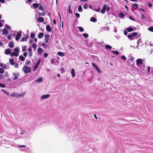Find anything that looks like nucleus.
Segmentation results:
<instances>
[{"mask_svg": "<svg viewBox=\"0 0 153 153\" xmlns=\"http://www.w3.org/2000/svg\"><path fill=\"white\" fill-rule=\"evenodd\" d=\"M20 134L23 135V137L24 138H28L30 136V134L27 131H25L22 130L21 132L19 133Z\"/></svg>", "mask_w": 153, "mask_h": 153, "instance_id": "1", "label": "nucleus"}, {"mask_svg": "<svg viewBox=\"0 0 153 153\" xmlns=\"http://www.w3.org/2000/svg\"><path fill=\"white\" fill-rule=\"evenodd\" d=\"M137 35V32H134L131 33V34H129L127 36V37L130 39V40H132L134 39L133 38V37H134L136 36Z\"/></svg>", "mask_w": 153, "mask_h": 153, "instance_id": "2", "label": "nucleus"}, {"mask_svg": "<svg viewBox=\"0 0 153 153\" xmlns=\"http://www.w3.org/2000/svg\"><path fill=\"white\" fill-rule=\"evenodd\" d=\"M143 62L142 59H138L136 60V65L140 68H142Z\"/></svg>", "mask_w": 153, "mask_h": 153, "instance_id": "3", "label": "nucleus"}, {"mask_svg": "<svg viewBox=\"0 0 153 153\" xmlns=\"http://www.w3.org/2000/svg\"><path fill=\"white\" fill-rule=\"evenodd\" d=\"M20 76V73L18 72H17L16 73L13 74L12 76L13 79L16 80L18 79V77Z\"/></svg>", "mask_w": 153, "mask_h": 153, "instance_id": "4", "label": "nucleus"}, {"mask_svg": "<svg viewBox=\"0 0 153 153\" xmlns=\"http://www.w3.org/2000/svg\"><path fill=\"white\" fill-rule=\"evenodd\" d=\"M23 70L26 73H29L30 71V68L26 66H24L23 68Z\"/></svg>", "mask_w": 153, "mask_h": 153, "instance_id": "5", "label": "nucleus"}, {"mask_svg": "<svg viewBox=\"0 0 153 153\" xmlns=\"http://www.w3.org/2000/svg\"><path fill=\"white\" fill-rule=\"evenodd\" d=\"M22 32L21 31H19L16 36V40L17 41L19 40L22 35Z\"/></svg>", "mask_w": 153, "mask_h": 153, "instance_id": "6", "label": "nucleus"}, {"mask_svg": "<svg viewBox=\"0 0 153 153\" xmlns=\"http://www.w3.org/2000/svg\"><path fill=\"white\" fill-rule=\"evenodd\" d=\"M134 29L132 27H128L125 29H126L127 31L128 32H131L133 31H135V29H137L136 27H134Z\"/></svg>", "mask_w": 153, "mask_h": 153, "instance_id": "7", "label": "nucleus"}, {"mask_svg": "<svg viewBox=\"0 0 153 153\" xmlns=\"http://www.w3.org/2000/svg\"><path fill=\"white\" fill-rule=\"evenodd\" d=\"M9 143H10V142L7 141L5 140H3L1 141V144L2 145H5V144L6 143L8 144H9Z\"/></svg>", "mask_w": 153, "mask_h": 153, "instance_id": "8", "label": "nucleus"}, {"mask_svg": "<svg viewBox=\"0 0 153 153\" xmlns=\"http://www.w3.org/2000/svg\"><path fill=\"white\" fill-rule=\"evenodd\" d=\"M45 41L46 43L48 42L49 38L50 36L49 35H45Z\"/></svg>", "mask_w": 153, "mask_h": 153, "instance_id": "9", "label": "nucleus"}, {"mask_svg": "<svg viewBox=\"0 0 153 153\" xmlns=\"http://www.w3.org/2000/svg\"><path fill=\"white\" fill-rule=\"evenodd\" d=\"M11 49L10 48H8L6 49L4 51V53L6 55H9L11 53Z\"/></svg>", "mask_w": 153, "mask_h": 153, "instance_id": "10", "label": "nucleus"}, {"mask_svg": "<svg viewBox=\"0 0 153 153\" xmlns=\"http://www.w3.org/2000/svg\"><path fill=\"white\" fill-rule=\"evenodd\" d=\"M103 7H104L105 10H106L107 11H108L110 10V7L108 5H107L106 4H104Z\"/></svg>", "mask_w": 153, "mask_h": 153, "instance_id": "11", "label": "nucleus"}, {"mask_svg": "<svg viewBox=\"0 0 153 153\" xmlns=\"http://www.w3.org/2000/svg\"><path fill=\"white\" fill-rule=\"evenodd\" d=\"M50 96V95L48 94L43 95L41 96V98L42 99L44 100L48 98Z\"/></svg>", "mask_w": 153, "mask_h": 153, "instance_id": "12", "label": "nucleus"}, {"mask_svg": "<svg viewBox=\"0 0 153 153\" xmlns=\"http://www.w3.org/2000/svg\"><path fill=\"white\" fill-rule=\"evenodd\" d=\"M51 63L53 65L56 62L58 63L59 62V61L56 58H54L51 60Z\"/></svg>", "mask_w": 153, "mask_h": 153, "instance_id": "13", "label": "nucleus"}, {"mask_svg": "<svg viewBox=\"0 0 153 153\" xmlns=\"http://www.w3.org/2000/svg\"><path fill=\"white\" fill-rule=\"evenodd\" d=\"M2 33L4 34L7 35L9 33V31L7 29L4 28L3 30Z\"/></svg>", "mask_w": 153, "mask_h": 153, "instance_id": "14", "label": "nucleus"}, {"mask_svg": "<svg viewBox=\"0 0 153 153\" xmlns=\"http://www.w3.org/2000/svg\"><path fill=\"white\" fill-rule=\"evenodd\" d=\"M19 53H16V52H13L12 53H10V56L11 57H13V56H15L17 57L19 56Z\"/></svg>", "mask_w": 153, "mask_h": 153, "instance_id": "15", "label": "nucleus"}, {"mask_svg": "<svg viewBox=\"0 0 153 153\" xmlns=\"http://www.w3.org/2000/svg\"><path fill=\"white\" fill-rule=\"evenodd\" d=\"M119 16L121 19H124L125 17L124 14L121 12H120L118 14Z\"/></svg>", "mask_w": 153, "mask_h": 153, "instance_id": "16", "label": "nucleus"}, {"mask_svg": "<svg viewBox=\"0 0 153 153\" xmlns=\"http://www.w3.org/2000/svg\"><path fill=\"white\" fill-rule=\"evenodd\" d=\"M46 30L48 32H50L51 30V29L50 26L49 25H47L46 27Z\"/></svg>", "mask_w": 153, "mask_h": 153, "instance_id": "17", "label": "nucleus"}, {"mask_svg": "<svg viewBox=\"0 0 153 153\" xmlns=\"http://www.w3.org/2000/svg\"><path fill=\"white\" fill-rule=\"evenodd\" d=\"M9 47L11 48H13L14 47V43L13 41L10 42L8 45Z\"/></svg>", "mask_w": 153, "mask_h": 153, "instance_id": "18", "label": "nucleus"}, {"mask_svg": "<svg viewBox=\"0 0 153 153\" xmlns=\"http://www.w3.org/2000/svg\"><path fill=\"white\" fill-rule=\"evenodd\" d=\"M43 50L41 48L39 47L37 49V52L39 54H41L43 52Z\"/></svg>", "mask_w": 153, "mask_h": 153, "instance_id": "19", "label": "nucleus"}, {"mask_svg": "<svg viewBox=\"0 0 153 153\" xmlns=\"http://www.w3.org/2000/svg\"><path fill=\"white\" fill-rule=\"evenodd\" d=\"M71 73L72 77H74L75 76V71L74 68L72 69L71 71Z\"/></svg>", "mask_w": 153, "mask_h": 153, "instance_id": "20", "label": "nucleus"}, {"mask_svg": "<svg viewBox=\"0 0 153 153\" xmlns=\"http://www.w3.org/2000/svg\"><path fill=\"white\" fill-rule=\"evenodd\" d=\"M38 21L40 22H44V18L39 17L38 18Z\"/></svg>", "mask_w": 153, "mask_h": 153, "instance_id": "21", "label": "nucleus"}, {"mask_svg": "<svg viewBox=\"0 0 153 153\" xmlns=\"http://www.w3.org/2000/svg\"><path fill=\"white\" fill-rule=\"evenodd\" d=\"M44 36V33L42 32H40L38 34V38L39 39H41Z\"/></svg>", "mask_w": 153, "mask_h": 153, "instance_id": "22", "label": "nucleus"}, {"mask_svg": "<svg viewBox=\"0 0 153 153\" xmlns=\"http://www.w3.org/2000/svg\"><path fill=\"white\" fill-rule=\"evenodd\" d=\"M105 48L107 50H110L112 48V47L110 45L107 44L105 45Z\"/></svg>", "mask_w": 153, "mask_h": 153, "instance_id": "23", "label": "nucleus"}, {"mask_svg": "<svg viewBox=\"0 0 153 153\" xmlns=\"http://www.w3.org/2000/svg\"><path fill=\"white\" fill-rule=\"evenodd\" d=\"M28 35H26V37H23L22 38L21 41L22 42L27 41V39L28 38Z\"/></svg>", "mask_w": 153, "mask_h": 153, "instance_id": "24", "label": "nucleus"}, {"mask_svg": "<svg viewBox=\"0 0 153 153\" xmlns=\"http://www.w3.org/2000/svg\"><path fill=\"white\" fill-rule=\"evenodd\" d=\"M32 5V6L34 7V8L36 9L38 7H39V4L38 3H34Z\"/></svg>", "mask_w": 153, "mask_h": 153, "instance_id": "25", "label": "nucleus"}, {"mask_svg": "<svg viewBox=\"0 0 153 153\" xmlns=\"http://www.w3.org/2000/svg\"><path fill=\"white\" fill-rule=\"evenodd\" d=\"M90 20L91 22H95L97 21L96 18L94 17H91L90 19Z\"/></svg>", "mask_w": 153, "mask_h": 153, "instance_id": "26", "label": "nucleus"}, {"mask_svg": "<svg viewBox=\"0 0 153 153\" xmlns=\"http://www.w3.org/2000/svg\"><path fill=\"white\" fill-rule=\"evenodd\" d=\"M57 55L60 56L62 57L63 56H65V54L64 53L60 51L58 52Z\"/></svg>", "mask_w": 153, "mask_h": 153, "instance_id": "27", "label": "nucleus"}, {"mask_svg": "<svg viewBox=\"0 0 153 153\" xmlns=\"http://www.w3.org/2000/svg\"><path fill=\"white\" fill-rule=\"evenodd\" d=\"M9 63H7V64H4L3 68L4 69H8L9 68Z\"/></svg>", "mask_w": 153, "mask_h": 153, "instance_id": "28", "label": "nucleus"}, {"mask_svg": "<svg viewBox=\"0 0 153 153\" xmlns=\"http://www.w3.org/2000/svg\"><path fill=\"white\" fill-rule=\"evenodd\" d=\"M9 63L11 65H13L14 64V60L13 59H10L9 61Z\"/></svg>", "mask_w": 153, "mask_h": 153, "instance_id": "29", "label": "nucleus"}, {"mask_svg": "<svg viewBox=\"0 0 153 153\" xmlns=\"http://www.w3.org/2000/svg\"><path fill=\"white\" fill-rule=\"evenodd\" d=\"M14 52H16L17 53H19L20 51L19 49V47H16L14 49Z\"/></svg>", "mask_w": 153, "mask_h": 153, "instance_id": "30", "label": "nucleus"}, {"mask_svg": "<svg viewBox=\"0 0 153 153\" xmlns=\"http://www.w3.org/2000/svg\"><path fill=\"white\" fill-rule=\"evenodd\" d=\"M138 4L134 3L132 5V7L134 9H137L138 8Z\"/></svg>", "mask_w": 153, "mask_h": 153, "instance_id": "31", "label": "nucleus"}, {"mask_svg": "<svg viewBox=\"0 0 153 153\" xmlns=\"http://www.w3.org/2000/svg\"><path fill=\"white\" fill-rule=\"evenodd\" d=\"M39 9L40 10H41L42 11H44L45 8L44 7L41 5H40L39 6Z\"/></svg>", "mask_w": 153, "mask_h": 153, "instance_id": "32", "label": "nucleus"}, {"mask_svg": "<svg viewBox=\"0 0 153 153\" xmlns=\"http://www.w3.org/2000/svg\"><path fill=\"white\" fill-rule=\"evenodd\" d=\"M42 81V78H38L37 79H36L35 80L36 82H41Z\"/></svg>", "mask_w": 153, "mask_h": 153, "instance_id": "33", "label": "nucleus"}, {"mask_svg": "<svg viewBox=\"0 0 153 153\" xmlns=\"http://www.w3.org/2000/svg\"><path fill=\"white\" fill-rule=\"evenodd\" d=\"M12 144L10 142V143H9V144H8L6 143V144H5V146L7 148H9L10 147V146H13Z\"/></svg>", "mask_w": 153, "mask_h": 153, "instance_id": "34", "label": "nucleus"}, {"mask_svg": "<svg viewBox=\"0 0 153 153\" xmlns=\"http://www.w3.org/2000/svg\"><path fill=\"white\" fill-rule=\"evenodd\" d=\"M1 91L3 92L5 94H6L7 96H8L9 94V93L6 91L4 90V89H2Z\"/></svg>", "mask_w": 153, "mask_h": 153, "instance_id": "35", "label": "nucleus"}, {"mask_svg": "<svg viewBox=\"0 0 153 153\" xmlns=\"http://www.w3.org/2000/svg\"><path fill=\"white\" fill-rule=\"evenodd\" d=\"M19 59L22 61H24L25 59V58L22 55L19 56Z\"/></svg>", "mask_w": 153, "mask_h": 153, "instance_id": "36", "label": "nucleus"}, {"mask_svg": "<svg viewBox=\"0 0 153 153\" xmlns=\"http://www.w3.org/2000/svg\"><path fill=\"white\" fill-rule=\"evenodd\" d=\"M71 7L70 5H69L68 7V12L69 14H71L72 13V10H71Z\"/></svg>", "mask_w": 153, "mask_h": 153, "instance_id": "37", "label": "nucleus"}, {"mask_svg": "<svg viewBox=\"0 0 153 153\" xmlns=\"http://www.w3.org/2000/svg\"><path fill=\"white\" fill-rule=\"evenodd\" d=\"M78 28L79 30V31L80 32H83L84 30L83 28L81 27H78Z\"/></svg>", "mask_w": 153, "mask_h": 153, "instance_id": "38", "label": "nucleus"}, {"mask_svg": "<svg viewBox=\"0 0 153 153\" xmlns=\"http://www.w3.org/2000/svg\"><path fill=\"white\" fill-rule=\"evenodd\" d=\"M78 10L79 12H81L82 11V8L81 5H80L78 7Z\"/></svg>", "mask_w": 153, "mask_h": 153, "instance_id": "39", "label": "nucleus"}, {"mask_svg": "<svg viewBox=\"0 0 153 153\" xmlns=\"http://www.w3.org/2000/svg\"><path fill=\"white\" fill-rule=\"evenodd\" d=\"M27 46L26 45H24L22 47V51L23 52L25 51H26Z\"/></svg>", "mask_w": 153, "mask_h": 153, "instance_id": "40", "label": "nucleus"}, {"mask_svg": "<svg viewBox=\"0 0 153 153\" xmlns=\"http://www.w3.org/2000/svg\"><path fill=\"white\" fill-rule=\"evenodd\" d=\"M112 53L113 54H114L115 55H118L119 54V53L118 51H112Z\"/></svg>", "mask_w": 153, "mask_h": 153, "instance_id": "41", "label": "nucleus"}, {"mask_svg": "<svg viewBox=\"0 0 153 153\" xmlns=\"http://www.w3.org/2000/svg\"><path fill=\"white\" fill-rule=\"evenodd\" d=\"M25 95V93H23L22 94H19L18 96V97H23Z\"/></svg>", "mask_w": 153, "mask_h": 153, "instance_id": "42", "label": "nucleus"}, {"mask_svg": "<svg viewBox=\"0 0 153 153\" xmlns=\"http://www.w3.org/2000/svg\"><path fill=\"white\" fill-rule=\"evenodd\" d=\"M39 65H37L36 64H35L34 66V67L33 68V71H35L38 68Z\"/></svg>", "mask_w": 153, "mask_h": 153, "instance_id": "43", "label": "nucleus"}, {"mask_svg": "<svg viewBox=\"0 0 153 153\" xmlns=\"http://www.w3.org/2000/svg\"><path fill=\"white\" fill-rule=\"evenodd\" d=\"M105 10L104 8V7H103L101 10L100 13L102 14H104L105 12Z\"/></svg>", "mask_w": 153, "mask_h": 153, "instance_id": "44", "label": "nucleus"}, {"mask_svg": "<svg viewBox=\"0 0 153 153\" xmlns=\"http://www.w3.org/2000/svg\"><path fill=\"white\" fill-rule=\"evenodd\" d=\"M148 29L149 30L152 32H153V27L151 26L149 27L148 28Z\"/></svg>", "mask_w": 153, "mask_h": 153, "instance_id": "45", "label": "nucleus"}, {"mask_svg": "<svg viewBox=\"0 0 153 153\" xmlns=\"http://www.w3.org/2000/svg\"><path fill=\"white\" fill-rule=\"evenodd\" d=\"M98 72V73L100 74V73H101L102 72L101 71L100 69V68L98 67L96 70Z\"/></svg>", "mask_w": 153, "mask_h": 153, "instance_id": "46", "label": "nucleus"}, {"mask_svg": "<svg viewBox=\"0 0 153 153\" xmlns=\"http://www.w3.org/2000/svg\"><path fill=\"white\" fill-rule=\"evenodd\" d=\"M83 7L85 9H86L88 8V5L87 4L85 3L84 5H83Z\"/></svg>", "mask_w": 153, "mask_h": 153, "instance_id": "47", "label": "nucleus"}, {"mask_svg": "<svg viewBox=\"0 0 153 153\" xmlns=\"http://www.w3.org/2000/svg\"><path fill=\"white\" fill-rule=\"evenodd\" d=\"M4 72V70L3 68H0V74H3Z\"/></svg>", "mask_w": 153, "mask_h": 153, "instance_id": "48", "label": "nucleus"}, {"mask_svg": "<svg viewBox=\"0 0 153 153\" xmlns=\"http://www.w3.org/2000/svg\"><path fill=\"white\" fill-rule=\"evenodd\" d=\"M17 96V94L15 93H13L10 95V96L11 97H16Z\"/></svg>", "mask_w": 153, "mask_h": 153, "instance_id": "49", "label": "nucleus"}, {"mask_svg": "<svg viewBox=\"0 0 153 153\" xmlns=\"http://www.w3.org/2000/svg\"><path fill=\"white\" fill-rule=\"evenodd\" d=\"M82 35L85 37V38H87L88 37V35L87 33H84L82 34Z\"/></svg>", "mask_w": 153, "mask_h": 153, "instance_id": "50", "label": "nucleus"}, {"mask_svg": "<svg viewBox=\"0 0 153 153\" xmlns=\"http://www.w3.org/2000/svg\"><path fill=\"white\" fill-rule=\"evenodd\" d=\"M32 46L33 48L35 50L37 48V45L35 44H33L32 45Z\"/></svg>", "mask_w": 153, "mask_h": 153, "instance_id": "51", "label": "nucleus"}, {"mask_svg": "<svg viewBox=\"0 0 153 153\" xmlns=\"http://www.w3.org/2000/svg\"><path fill=\"white\" fill-rule=\"evenodd\" d=\"M5 28H7L8 30H10L11 29V27H10V26H9V25H7V24H6L5 25Z\"/></svg>", "mask_w": 153, "mask_h": 153, "instance_id": "52", "label": "nucleus"}, {"mask_svg": "<svg viewBox=\"0 0 153 153\" xmlns=\"http://www.w3.org/2000/svg\"><path fill=\"white\" fill-rule=\"evenodd\" d=\"M99 45H101L102 47H104L105 46V44L103 41H102L100 42V43H98Z\"/></svg>", "mask_w": 153, "mask_h": 153, "instance_id": "53", "label": "nucleus"}, {"mask_svg": "<svg viewBox=\"0 0 153 153\" xmlns=\"http://www.w3.org/2000/svg\"><path fill=\"white\" fill-rule=\"evenodd\" d=\"M35 34L34 33H31L30 34V37L31 38L33 39L34 38Z\"/></svg>", "mask_w": 153, "mask_h": 153, "instance_id": "54", "label": "nucleus"}, {"mask_svg": "<svg viewBox=\"0 0 153 153\" xmlns=\"http://www.w3.org/2000/svg\"><path fill=\"white\" fill-rule=\"evenodd\" d=\"M45 13H39V15L40 16H45Z\"/></svg>", "mask_w": 153, "mask_h": 153, "instance_id": "55", "label": "nucleus"}, {"mask_svg": "<svg viewBox=\"0 0 153 153\" xmlns=\"http://www.w3.org/2000/svg\"><path fill=\"white\" fill-rule=\"evenodd\" d=\"M41 60V59L39 58L38 59V60L37 62L36 63V64L37 65H39V64L40 63Z\"/></svg>", "mask_w": 153, "mask_h": 153, "instance_id": "56", "label": "nucleus"}, {"mask_svg": "<svg viewBox=\"0 0 153 153\" xmlns=\"http://www.w3.org/2000/svg\"><path fill=\"white\" fill-rule=\"evenodd\" d=\"M5 87V85L4 84L0 82V87L4 88Z\"/></svg>", "mask_w": 153, "mask_h": 153, "instance_id": "57", "label": "nucleus"}, {"mask_svg": "<svg viewBox=\"0 0 153 153\" xmlns=\"http://www.w3.org/2000/svg\"><path fill=\"white\" fill-rule=\"evenodd\" d=\"M121 58L123 60H126V57L123 55L121 56Z\"/></svg>", "mask_w": 153, "mask_h": 153, "instance_id": "58", "label": "nucleus"}, {"mask_svg": "<svg viewBox=\"0 0 153 153\" xmlns=\"http://www.w3.org/2000/svg\"><path fill=\"white\" fill-rule=\"evenodd\" d=\"M60 71L61 73L62 74L65 72V69L64 68H61L60 69Z\"/></svg>", "mask_w": 153, "mask_h": 153, "instance_id": "59", "label": "nucleus"}, {"mask_svg": "<svg viewBox=\"0 0 153 153\" xmlns=\"http://www.w3.org/2000/svg\"><path fill=\"white\" fill-rule=\"evenodd\" d=\"M14 66L16 68H18L19 67V64L16 63H14Z\"/></svg>", "mask_w": 153, "mask_h": 153, "instance_id": "60", "label": "nucleus"}, {"mask_svg": "<svg viewBox=\"0 0 153 153\" xmlns=\"http://www.w3.org/2000/svg\"><path fill=\"white\" fill-rule=\"evenodd\" d=\"M42 45L43 46V47L44 48H45L46 46H47L45 44V43H42Z\"/></svg>", "mask_w": 153, "mask_h": 153, "instance_id": "61", "label": "nucleus"}, {"mask_svg": "<svg viewBox=\"0 0 153 153\" xmlns=\"http://www.w3.org/2000/svg\"><path fill=\"white\" fill-rule=\"evenodd\" d=\"M27 51L29 52H32V49L31 46L29 47L27 49Z\"/></svg>", "mask_w": 153, "mask_h": 153, "instance_id": "62", "label": "nucleus"}, {"mask_svg": "<svg viewBox=\"0 0 153 153\" xmlns=\"http://www.w3.org/2000/svg\"><path fill=\"white\" fill-rule=\"evenodd\" d=\"M92 66L94 68L96 67L97 66V65L96 64L93 62H92Z\"/></svg>", "mask_w": 153, "mask_h": 153, "instance_id": "63", "label": "nucleus"}, {"mask_svg": "<svg viewBox=\"0 0 153 153\" xmlns=\"http://www.w3.org/2000/svg\"><path fill=\"white\" fill-rule=\"evenodd\" d=\"M92 66L94 68L96 67L97 66V65L96 64L93 62H92Z\"/></svg>", "mask_w": 153, "mask_h": 153, "instance_id": "64", "label": "nucleus"}]
</instances>
